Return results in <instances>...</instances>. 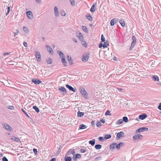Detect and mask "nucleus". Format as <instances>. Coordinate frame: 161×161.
Wrapping results in <instances>:
<instances>
[{
    "instance_id": "nucleus-62",
    "label": "nucleus",
    "mask_w": 161,
    "mask_h": 161,
    "mask_svg": "<svg viewBox=\"0 0 161 161\" xmlns=\"http://www.w3.org/2000/svg\"><path fill=\"white\" fill-rule=\"evenodd\" d=\"M18 31H17V32H16L15 33H14V36H15L17 35H18Z\"/></svg>"
},
{
    "instance_id": "nucleus-16",
    "label": "nucleus",
    "mask_w": 161,
    "mask_h": 161,
    "mask_svg": "<svg viewBox=\"0 0 161 161\" xmlns=\"http://www.w3.org/2000/svg\"><path fill=\"white\" fill-rule=\"evenodd\" d=\"M118 21L115 18H113L110 21V25L111 26H113L114 24L116 23Z\"/></svg>"
},
{
    "instance_id": "nucleus-55",
    "label": "nucleus",
    "mask_w": 161,
    "mask_h": 161,
    "mask_svg": "<svg viewBox=\"0 0 161 161\" xmlns=\"http://www.w3.org/2000/svg\"><path fill=\"white\" fill-rule=\"evenodd\" d=\"M71 154H73V155H75V150H71Z\"/></svg>"
},
{
    "instance_id": "nucleus-25",
    "label": "nucleus",
    "mask_w": 161,
    "mask_h": 161,
    "mask_svg": "<svg viewBox=\"0 0 161 161\" xmlns=\"http://www.w3.org/2000/svg\"><path fill=\"white\" fill-rule=\"evenodd\" d=\"M84 112H80V111H78L77 112V116L78 117H81L84 115Z\"/></svg>"
},
{
    "instance_id": "nucleus-58",
    "label": "nucleus",
    "mask_w": 161,
    "mask_h": 161,
    "mask_svg": "<svg viewBox=\"0 0 161 161\" xmlns=\"http://www.w3.org/2000/svg\"><path fill=\"white\" fill-rule=\"evenodd\" d=\"M158 108L160 110H161V103H159V105L158 107Z\"/></svg>"
},
{
    "instance_id": "nucleus-1",
    "label": "nucleus",
    "mask_w": 161,
    "mask_h": 161,
    "mask_svg": "<svg viewBox=\"0 0 161 161\" xmlns=\"http://www.w3.org/2000/svg\"><path fill=\"white\" fill-rule=\"evenodd\" d=\"M148 130V128L147 127H141L137 129L136 131V133L140 132H144L145 131H147Z\"/></svg>"
},
{
    "instance_id": "nucleus-37",
    "label": "nucleus",
    "mask_w": 161,
    "mask_h": 161,
    "mask_svg": "<svg viewBox=\"0 0 161 161\" xmlns=\"http://www.w3.org/2000/svg\"><path fill=\"white\" fill-rule=\"evenodd\" d=\"M122 120H123V122L124 121L126 123L128 122L129 121L128 118L127 117L125 116L123 118Z\"/></svg>"
},
{
    "instance_id": "nucleus-11",
    "label": "nucleus",
    "mask_w": 161,
    "mask_h": 161,
    "mask_svg": "<svg viewBox=\"0 0 161 161\" xmlns=\"http://www.w3.org/2000/svg\"><path fill=\"white\" fill-rule=\"evenodd\" d=\"M36 58L38 59V61H40L41 59V56L40 54V53L38 51L36 52Z\"/></svg>"
},
{
    "instance_id": "nucleus-59",
    "label": "nucleus",
    "mask_w": 161,
    "mask_h": 161,
    "mask_svg": "<svg viewBox=\"0 0 161 161\" xmlns=\"http://www.w3.org/2000/svg\"><path fill=\"white\" fill-rule=\"evenodd\" d=\"M10 53H8V52L4 53L3 54V56H5L6 55H9Z\"/></svg>"
},
{
    "instance_id": "nucleus-54",
    "label": "nucleus",
    "mask_w": 161,
    "mask_h": 161,
    "mask_svg": "<svg viewBox=\"0 0 161 161\" xmlns=\"http://www.w3.org/2000/svg\"><path fill=\"white\" fill-rule=\"evenodd\" d=\"M23 45L25 47H28L27 44L26 42H23Z\"/></svg>"
},
{
    "instance_id": "nucleus-40",
    "label": "nucleus",
    "mask_w": 161,
    "mask_h": 161,
    "mask_svg": "<svg viewBox=\"0 0 161 161\" xmlns=\"http://www.w3.org/2000/svg\"><path fill=\"white\" fill-rule=\"evenodd\" d=\"M72 160V159L70 157H65V161H71Z\"/></svg>"
},
{
    "instance_id": "nucleus-27",
    "label": "nucleus",
    "mask_w": 161,
    "mask_h": 161,
    "mask_svg": "<svg viewBox=\"0 0 161 161\" xmlns=\"http://www.w3.org/2000/svg\"><path fill=\"white\" fill-rule=\"evenodd\" d=\"M87 126L84 124L80 125L79 127V129H86L87 128Z\"/></svg>"
},
{
    "instance_id": "nucleus-9",
    "label": "nucleus",
    "mask_w": 161,
    "mask_h": 161,
    "mask_svg": "<svg viewBox=\"0 0 161 161\" xmlns=\"http://www.w3.org/2000/svg\"><path fill=\"white\" fill-rule=\"evenodd\" d=\"M97 4V3H94L92 5L90 9V11L92 13L94 12L96 10V6Z\"/></svg>"
},
{
    "instance_id": "nucleus-3",
    "label": "nucleus",
    "mask_w": 161,
    "mask_h": 161,
    "mask_svg": "<svg viewBox=\"0 0 161 161\" xmlns=\"http://www.w3.org/2000/svg\"><path fill=\"white\" fill-rule=\"evenodd\" d=\"M132 38L133 40V41L131 43V45L130 47V49H132L134 47L136 42V39L134 36H133Z\"/></svg>"
},
{
    "instance_id": "nucleus-49",
    "label": "nucleus",
    "mask_w": 161,
    "mask_h": 161,
    "mask_svg": "<svg viewBox=\"0 0 161 161\" xmlns=\"http://www.w3.org/2000/svg\"><path fill=\"white\" fill-rule=\"evenodd\" d=\"M101 157H97L96 158H95V160L96 161H98L101 160Z\"/></svg>"
},
{
    "instance_id": "nucleus-57",
    "label": "nucleus",
    "mask_w": 161,
    "mask_h": 161,
    "mask_svg": "<svg viewBox=\"0 0 161 161\" xmlns=\"http://www.w3.org/2000/svg\"><path fill=\"white\" fill-rule=\"evenodd\" d=\"M80 152L81 153H84L86 152V150L84 149H81L80 150Z\"/></svg>"
},
{
    "instance_id": "nucleus-60",
    "label": "nucleus",
    "mask_w": 161,
    "mask_h": 161,
    "mask_svg": "<svg viewBox=\"0 0 161 161\" xmlns=\"http://www.w3.org/2000/svg\"><path fill=\"white\" fill-rule=\"evenodd\" d=\"M101 122L103 123H104L105 122V120L104 119H102L100 120Z\"/></svg>"
},
{
    "instance_id": "nucleus-43",
    "label": "nucleus",
    "mask_w": 161,
    "mask_h": 161,
    "mask_svg": "<svg viewBox=\"0 0 161 161\" xmlns=\"http://www.w3.org/2000/svg\"><path fill=\"white\" fill-rule=\"evenodd\" d=\"M101 40L102 41V42H104L105 41V38L104 37V36H103V34H102L101 35Z\"/></svg>"
},
{
    "instance_id": "nucleus-63",
    "label": "nucleus",
    "mask_w": 161,
    "mask_h": 161,
    "mask_svg": "<svg viewBox=\"0 0 161 161\" xmlns=\"http://www.w3.org/2000/svg\"><path fill=\"white\" fill-rule=\"evenodd\" d=\"M56 161V158H53L50 160V161Z\"/></svg>"
},
{
    "instance_id": "nucleus-19",
    "label": "nucleus",
    "mask_w": 161,
    "mask_h": 161,
    "mask_svg": "<svg viewBox=\"0 0 161 161\" xmlns=\"http://www.w3.org/2000/svg\"><path fill=\"white\" fill-rule=\"evenodd\" d=\"M152 79L154 81H159V78L156 75H155L151 77Z\"/></svg>"
},
{
    "instance_id": "nucleus-45",
    "label": "nucleus",
    "mask_w": 161,
    "mask_h": 161,
    "mask_svg": "<svg viewBox=\"0 0 161 161\" xmlns=\"http://www.w3.org/2000/svg\"><path fill=\"white\" fill-rule=\"evenodd\" d=\"M81 158L80 155L79 154L77 153L75 155V158Z\"/></svg>"
},
{
    "instance_id": "nucleus-5",
    "label": "nucleus",
    "mask_w": 161,
    "mask_h": 161,
    "mask_svg": "<svg viewBox=\"0 0 161 161\" xmlns=\"http://www.w3.org/2000/svg\"><path fill=\"white\" fill-rule=\"evenodd\" d=\"M32 81L35 84H39L42 83V81L36 78H33L32 79Z\"/></svg>"
},
{
    "instance_id": "nucleus-22",
    "label": "nucleus",
    "mask_w": 161,
    "mask_h": 161,
    "mask_svg": "<svg viewBox=\"0 0 161 161\" xmlns=\"http://www.w3.org/2000/svg\"><path fill=\"white\" fill-rule=\"evenodd\" d=\"M61 61L62 63H63V64L64 66H67V62L65 58V57L62 58Z\"/></svg>"
},
{
    "instance_id": "nucleus-26",
    "label": "nucleus",
    "mask_w": 161,
    "mask_h": 161,
    "mask_svg": "<svg viewBox=\"0 0 161 161\" xmlns=\"http://www.w3.org/2000/svg\"><path fill=\"white\" fill-rule=\"evenodd\" d=\"M23 31L26 34H28L29 32V30L28 28L25 26H24L23 27Z\"/></svg>"
},
{
    "instance_id": "nucleus-21",
    "label": "nucleus",
    "mask_w": 161,
    "mask_h": 161,
    "mask_svg": "<svg viewBox=\"0 0 161 161\" xmlns=\"http://www.w3.org/2000/svg\"><path fill=\"white\" fill-rule=\"evenodd\" d=\"M54 11L55 15L56 16H58L59 15L58 11V8L57 7H55L54 8Z\"/></svg>"
},
{
    "instance_id": "nucleus-8",
    "label": "nucleus",
    "mask_w": 161,
    "mask_h": 161,
    "mask_svg": "<svg viewBox=\"0 0 161 161\" xmlns=\"http://www.w3.org/2000/svg\"><path fill=\"white\" fill-rule=\"evenodd\" d=\"M142 135L140 134H138V135H136L135 136H134L133 138L134 140H135V141H136V140L137 139H141L142 138Z\"/></svg>"
},
{
    "instance_id": "nucleus-34",
    "label": "nucleus",
    "mask_w": 161,
    "mask_h": 161,
    "mask_svg": "<svg viewBox=\"0 0 161 161\" xmlns=\"http://www.w3.org/2000/svg\"><path fill=\"white\" fill-rule=\"evenodd\" d=\"M33 108L34 109L36 112L39 113L40 111L39 108L36 106H33Z\"/></svg>"
},
{
    "instance_id": "nucleus-24",
    "label": "nucleus",
    "mask_w": 161,
    "mask_h": 161,
    "mask_svg": "<svg viewBox=\"0 0 161 161\" xmlns=\"http://www.w3.org/2000/svg\"><path fill=\"white\" fill-rule=\"evenodd\" d=\"M57 52L58 53L60 57L61 58L64 57V54L61 51L58 50L57 51Z\"/></svg>"
},
{
    "instance_id": "nucleus-14",
    "label": "nucleus",
    "mask_w": 161,
    "mask_h": 161,
    "mask_svg": "<svg viewBox=\"0 0 161 161\" xmlns=\"http://www.w3.org/2000/svg\"><path fill=\"white\" fill-rule=\"evenodd\" d=\"M47 50L52 55L53 53V51L52 49L51 46L49 45H47L46 46Z\"/></svg>"
},
{
    "instance_id": "nucleus-20",
    "label": "nucleus",
    "mask_w": 161,
    "mask_h": 161,
    "mask_svg": "<svg viewBox=\"0 0 161 161\" xmlns=\"http://www.w3.org/2000/svg\"><path fill=\"white\" fill-rule=\"evenodd\" d=\"M124 143L123 142H120L118 144L116 145V148L117 149L119 150L120 149L121 146H124Z\"/></svg>"
},
{
    "instance_id": "nucleus-30",
    "label": "nucleus",
    "mask_w": 161,
    "mask_h": 161,
    "mask_svg": "<svg viewBox=\"0 0 161 161\" xmlns=\"http://www.w3.org/2000/svg\"><path fill=\"white\" fill-rule=\"evenodd\" d=\"M123 123V120L122 119H120L118 120L116 122V124L118 125H120Z\"/></svg>"
},
{
    "instance_id": "nucleus-28",
    "label": "nucleus",
    "mask_w": 161,
    "mask_h": 161,
    "mask_svg": "<svg viewBox=\"0 0 161 161\" xmlns=\"http://www.w3.org/2000/svg\"><path fill=\"white\" fill-rule=\"evenodd\" d=\"M102 146L100 144L96 145L95 146V148L97 150H99L101 148Z\"/></svg>"
},
{
    "instance_id": "nucleus-4",
    "label": "nucleus",
    "mask_w": 161,
    "mask_h": 161,
    "mask_svg": "<svg viewBox=\"0 0 161 161\" xmlns=\"http://www.w3.org/2000/svg\"><path fill=\"white\" fill-rule=\"evenodd\" d=\"M80 91L82 94V95L85 96H86V95H87V93L86 92L85 89L83 87H81L80 88Z\"/></svg>"
},
{
    "instance_id": "nucleus-18",
    "label": "nucleus",
    "mask_w": 161,
    "mask_h": 161,
    "mask_svg": "<svg viewBox=\"0 0 161 161\" xmlns=\"http://www.w3.org/2000/svg\"><path fill=\"white\" fill-rule=\"evenodd\" d=\"M116 143H113L110 145L109 146L110 149L111 150H113L115 148V146L116 145Z\"/></svg>"
},
{
    "instance_id": "nucleus-53",
    "label": "nucleus",
    "mask_w": 161,
    "mask_h": 161,
    "mask_svg": "<svg viewBox=\"0 0 161 161\" xmlns=\"http://www.w3.org/2000/svg\"><path fill=\"white\" fill-rule=\"evenodd\" d=\"M14 107L13 106H9L8 108L11 109V110H13L14 109Z\"/></svg>"
},
{
    "instance_id": "nucleus-33",
    "label": "nucleus",
    "mask_w": 161,
    "mask_h": 161,
    "mask_svg": "<svg viewBox=\"0 0 161 161\" xmlns=\"http://www.w3.org/2000/svg\"><path fill=\"white\" fill-rule=\"evenodd\" d=\"M111 137V136L110 134H106L104 138L105 140L110 139Z\"/></svg>"
},
{
    "instance_id": "nucleus-31",
    "label": "nucleus",
    "mask_w": 161,
    "mask_h": 161,
    "mask_svg": "<svg viewBox=\"0 0 161 161\" xmlns=\"http://www.w3.org/2000/svg\"><path fill=\"white\" fill-rule=\"evenodd\" d=\"M95 143V140L93 139L92 140L90 141L89 142V144H91L92 146H93L94 145Z\"/></svg>"
},
{
    "instance_id": "nucleus-35",
    "label": "nucleus",
    "mask_w": 161,
    "mask_h": 161,
    "mask_svg": "<svg viewBox=\"0 0 161 161\" xmlns=\"http://www.w3.org/2000/svg\"><path fill=\"white\" fill-rule=\"evenodd\" d=\"M86 16L87 19L90 21H92V18L90 14H88Z\"/></svg>"
},
{
    "instance_id": "nucleus-44",
    "label": "nucleus",
    "mask_w": 161,
    "mask_h": 161,
    "mask_svg": "<svg viewBox=\"0 0 161 161\" xmlns=\"http://www.w3.org/2000/svg\"><path fill=\"white\" fill-rule=\"evenodd\" d=\"M70 2L72 6H74L75 5V2L74 0H70Z\"/></svg>"
},
{
    "instance_id": "nucleus-6",
    "label": "nucleus",
    "mask_w": 161,
    "mask_h": 161,
    "mask_svg": "<svg viewBox=\"0 0 161 161\" xmlns=\"http://www.w3.org/2000/svg\"><path fill=\"white\" fill-rule=\"evenodd\" d=\"M82 57V61L84 62L87 61L89 58V54H87V55H83Z\"/></svg>"
},
{
    "instance_id": "nucleus-39",
    "label": "nucleus",
    "mask_w": 161,
    "mask_h": 161,
    "mask_svg": "<svg viewBox=\"0 0 161 161\" xmlns=\"http://www.w3.org/2000/svg\"><path fill=\"white\" fill-rule=\"evenodd\" d=\"M60 14L62 16H65V15L66 13L64 10H61L60 12Z\"/></svg>"
},
{
    "instance_id": "nucleus-48",
    "label": "nucleus",
    "mask_w": 161,
    "mask_h": 161,
    "mask_svg": "<svg viewBox=\"0 0 161 161\" xmlns=\"http://www.w3.org/2000/svg\"><path fill=\"white\" fill-rule=\"evenodd\" d=\"M102 125L101 123L99 121L96 124V126L97 127H100Z\"/></svg>"
},
{
    "instance_id": "nucleus-56",
    "label": "nucleus",
    "mask_w": 161,
    "mask_h": 161,
    "mask_svg": "<svg viewBox=\"0 0 161 161\" xmlns=\"http://www.w3.org/2000/svg\"><path fill=\"white\" fill-rule=\"evenodd\" d=\"M103 44L102 43H100L99 44V47L101 48L103 47Z\"/></svg>"
},
{
    "instance_id": "nucleus-2",
    "label": "nucleus",
    "mask_w": 161,
    "mask_h": 161,
    "mask_svg": "<svg viewBox=\"0 0 161 161\" xmlns=\"http://www.w3.org/2000/svg\"><path fill=\"white\" fill-rule=\"evenodd\" d=\"M58 90L59 91L62 92V94L64 95H65L67 93L66 89L63 86H61L58 88Z\"/></svg>"
},
{
    "instance_id": "nucleus-12",
    "label": "nucleus",
    "mask_w": 161,
    "mask_h": 161,
    "mask_svg": "<svg viewBox=\"0 0 161 161\" xmlns=\"http://www.w3.org/2000/svg\"><path fill=\"white\" fill-rule=\"evenodd\" d=\"M3 127L8 130H10L12 129L11 127L7 123H4Z\"/></svg>"
},
{
    "instance_id": "nucleus-47",
    "label": "nucleus",
    "mask_w": 161,
    "mask_h": 161,
    "mask_svg": "<svg viewBox=\"0 0 161 161\" xmlns=\"http://www.w3.org/2000/svg\"><path fill=\"white\" fill-rule=\"evenodd\" d=\"M104 138L102 136H100L98 138V140L99 141L103 142L104 140Z\"/></svg>"
},
{
    "instance_id": "nucleus-23",
    "label": "nucleus",
    "mask_w": 161,
    "mask_h": 161,
    "mask_svg": "<svg viewBox=\"0 0 161 161\" xmlns=\"http://www.w3.org/2000/svg\"><path fill=\"white\" fill-rule=\"evenodd\" d=\"M109 44V42L108 41H107L106 42H104L103 46V48H104L106 47H107L108 46Z\"/></svg>"
},
{
    "instance_id": "nucleus-64",
    "label": "nucleus",
    "mask_w": 161,
    "mask_h": 161,
    "mask_svg": "<svg viewBox=\"0 0 161 161\" xmlns=\"http://www.w3.org/2000/svg\"><path fill=\"white\" fill-rule=\"evenodd\" d=\"M73 41H74V42H77V40L75 38H74L73 39Z\"/></svg>"
},
{
    "instance_id": "nucleus-29",
    "label": "nucleus",
    "mask_w": 161,
    "mask_h": 161,
    "mask_svg": "<svg viewBox=\"0 0 161 161\" xmlns=\"http://www.w3.org/2000/svg\"><path fill=\"white\" fill-rule=\"evenodd\" d=\"M77 36L79 37L80 40L81 41L84 40L82 34L81 33H79Z\"/></svg>"
},
{
    "instance_id": "nucleus-10",
    "label": "nucleus",
    "mask_w": 161,
    "mask_h": 161,
    "mask_svg": "<svg viewBox=\"0 0 161 161\" xmlns=\"http://www.w3.org/2000/svg\"><path fill=\"white\" fill-rule=\"evenodd\" d=\"M125 136H124V133L123 131H120L119 132L117 133V135L116 138L118 137V138H120L121 137H124Z\"/></svg>"
},
{
    "instance_id": "nucleus-13",
    "label": "nucleus",
    "mask_w": 161,
    "mask_h": 161,
    "mask_svg": "<svg viewBox=\"0 0 161 161\" xmlns=\"http://www.w3.org/2000/svg\"><path fill=\"white\" fill-rule=\"evenodd\" d=\"M66 86L70 91H71L73 92H75L76 91V88L75 89L72 87L71 86L68 84L66 85Z\"/></svg>"
},
{
    "instance_id": "nucleus-38",
    "label": "nucleus",
    "mask_w": 161,
    "mask_h": 161,
    "mask_svg": "<svg viewBox=\"0 0 161 161\" xmlns=\"http://www.w3.org/2000/svg\"><path fill=\"white\" fill-rule=\"evenodd\" d=\"M22 111L24 113L25 115L28 118H31V117L29 116V115L27 114L26 112L24 110L23 108L21 109Z\"/></svg>"
},
{
    "instance_id": "nucleus-17",
    "label": "nucleus",
    "mask_w": 161,
    "mask_h": 161,
    "mask_svg": "<svg viewBox=\"0 0 161 161\" xmlns=\"http://www.w3.org/2000/svg\"><path fill=\"white\" fill-rule=\"evenodd\" d=\"M67 59L68 60L70 64L72 65L73 64V61L72 59H71V57L69 55L67 56Z\"/></svg>"
},
{
    "instance_id": "nucleus-15",
    "label": "nucleus",
    "mask_w": 161,
    "mask_h": 161,
    "mask_svg": "<svg viewBox=\"0 0 161 161\" xmlns=\"http://www.w3.org/2000/svg\"><path fill=\"white\" fill-rule=\"evenodd\" d=\"M147 115L145 114H143L139 115V119L141 120H143L146 118Z\"/></svg>"
},
{
    "instance_id": "nucleus-32",
    "label": "nucleus",
    "mask_w": 161,
    "mask_h": 161,
    "mask_svg": "<svg viewBox=\"0 0 161 161\" xmlns=\"http://www.w3.org/2000/svg\"><path fill=\"white\" fill-rule=\"evenodd\" d=\"M119 22L121 24V25L122 27H125V22L122 19H120V21H119Z\"/></svg>"
},
{
    "instance_id": "nucleus-46",
    "label": "nucleus",
    "mask_w": 161,
    "mask_h": 161,
    "mask_svg": "<svg viewBox=\"0 0 161 161\" xmlns=\"http://www.w3.org/2000/svg\"><path fill=\"white\" fill-rule=\"evenodd\" d=\"M105 115H111V114L110 113V111L109 110H107L105 113Z\"/></svg>"
},
{
    "instance_id": "nucleus-7",
    "label": "nucleus",
    "mask_w": 161,
    "mask_h": 161,
    "mask_svg": "<svg viewBox=\"0 0 161 161\" xmlns=\"http://www.w3.org/2000/svg\"><path fill=\"white\" fill-rule=\"evenodd\" d=\"M26 15L28 18L29 19H31L33 18V15L32 12L31 11H28L26 12Z\"/></svg>"
},
{
    "instance_id": "nucleus-42",
    "label": "nucleus",
    "mask_w": 161,
    "mask_h": 161,
    "mask_svg": "<svg viewBox=\"0 0 161 161\" xmlns=\"http://www.w3.org/2000/svg\"><path fill=\"white\" fill-rule=\"evenodd\" d=\"M83 41H81V42H82V44L83 46L84 47H86L87 46V44L86 42L85 41H84L83 40Z\"/></svg>"
},
{
    "instance_id": "nucleus-61",
    "label": "nucleus",
    "mask_w": 161,
    "mask_h": 161,
    "mask_svg": "<svg viewBox=\"0 0 161 161\" xmlns=\"http://www.w3.org/2000/svg\"><path fill=\"white\" fill-rule=\"evenodd\" d=\"M36 3H40L41 2V0H35Z\"/></svg>"
},
{
    "instance_id": "nucleus-51",
    "label": "nucleus",
    "mask_w": 161,
    "mask_h": 161,
    "mask_svg": "<svg viewBox=\"0 0 161 161\" xmlns=\"http://www.w3.org/2000/svg\"><path fill=\"white\" fill-rule=\"evenodd\" d=\"M7 12L6 14V15H7L10 12V7H8L7 8Z\"/></svg>"
},
{
    "instance_id": "nucleus-41",
    "label": "nucleus",
    "mask_w": 161,
    "mask_h": 161,
    "mask_svg": "<svg viewBox=\"0 0 161 161\" xmlns=\"http://www.w3.org/2000/svg\"><path fill=\"white\" fill-rule=\"evenodd\" d=\"M52 59L51 58H48L47 60V63L49 64H52Z\"/></svg>"
},
{
    "instance_id": "nucleus-52",
    "label": "nucleus",
    "mask_w": 161,
    "mask_h": 161,
    "mask_svg": "<svg viewBox=\"0 0 161 161\" xmlns=\"http://www.w3.org/2000/svg\"><path fill=\"white\" fill-rule=\"evenodd\" d=\"M33 151L34 153L35 154H37V150L36 149V148H34L33 149Z\"/></svg>"
},
{
    "instance_id": "nucleus-36",
    "label": "nucleus",
    "mask_w": 161,
    "mask_h": 161,
    "mask_svg": "<svg viewBox=\"0 0 161 161\" xmlns=\"http://www.w3.org/2000/svg\"><path fill=\"white\" fill-rule=\"evenodd\" d=\"M82 29L85 32L87 33L88 32V29L86 26H82Z\"/></svg>"
},
{
    "instance_id": "nucleus-50",
    "label": "nucleus",
    "mask_w": 161,
    "mask_h": 161,
    "mask_svg": "<svg viewBox=\"0 0 161 161\" xmlns=\"http://www.w3.org/2000/svg\"><path fill=\"white\" fill-rule=\"evenodd\" d=\"M3 161H8V159L5 157H3L2 158Z\"/></svg>"
}]
</instances>
